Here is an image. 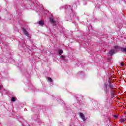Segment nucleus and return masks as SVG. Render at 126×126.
<instances>
[{
	"label": "nucleus",
	"instance_id": "obj_1",
	"mask_svg": "<svg viewBox=\"0 0 126 126\" xmlns=\"http://www.w3.org/2000/svg\"><path fill=\"white\" fill-rule=\"evenodd\" d=\"M80 116L83 121H86V119H85V116H84L83 113H80Z\"/></svg>",
	"mask_w": 126,
	"mask_h": 126
},
{
	"label": "nucleus",
	"instance_id": "obj_2",
	"mask_svg": "<svg viewBox=\"0 0 126 126\" xmlns=\"http://www.w3.org/2000/svg\"><path fill=\"white\" fill-rule=\"evenodd\" d=\"M114 54H115V51L114 50V49H111L109 52V55L113 56Z\"/></svg>",
	"mask_w": 126,
	"mask_h": 126
},
{
	"label": "nucleus",
	"instance_id": "obj_3",
	"mask_svg": "<svg viewBox=\"0 0 126 126\" xmlns=\"http://www.w3.org/2000/svg\"><path fill=\"white\" fill-rule=\"evenodd\" d=\"M37 23L39 24V25H41V26H43V25H44V21H39V22H37Z\"/></svg>",
	"mask_w": 126,
	"mask_h": 126
},
{
	"label": "nucleus",
	"instance_id": "obj_4",
	"mask_svg": "<svg viewBox=\"0 0 126 126\" xmlns=\"http://www.w3.org/2000/svg\"><path fill=\"white\" fill-rule=\"evenodd\" d=\"M23 31L26 36H28V32H27V31H26V30L25 29H23Z\"/></svg>",
	"mask_w": 126,
	"mask_h": 126
},
{
	"label": "nucleus",
	"instance_id": "obj_5",
	"mask_svg": "<svg viewBox=\"0 0 126 126\" xmlns=\"http://www.w3.org/2000/svg\"><path fill=\"white\" fill-rule=\"evenodd\" d=\"M50 21L51 22V23H55V22H56V21H55V20H54V19L50 18Z\"/></svg>",
	"mask_w": 126,
	"mask_h": 126
},
{
	"label": "nucleus",
	"instance_id": "obj_6",
	"mask_svg": "<svg viewBox=\"0 0 126 126\" xmlns=\"http://www.w3.org/2000/svg\"><path fill=\"white\" fill-rule=\"evenodd\" d=\"M121 51L122 52H123L124 53H126V48H122L121 49Z\"/></svg>",
	"mask_w": 126,
	"mask_h": 126
},
{
	"label": "nucleus",
	"instance_id": "obj_7",
	"mask_svg": "<svg viewBox=\"0 0 126 126\" xmlns=\"http://www.w3.org/2000/svg\"><path fill=\"white\" fill-rule=\"evenodd\" d=\"M120 63L121 66H124V65H125V63L124 62H120Z\"/></svg>",
	"mask_w": 126,
	"mask_h": 126
},
{
	"label": "nucleus",
	"instance_id": "obj_8",
	"mask_svg": "<svg viewBox=\"0 0 126 126\" xmlns=\"http://www.w3.org/2000/svg\"><path fill=\"white\" fill-rule=\"evenodd\" d=\"M48 79L49 81H50V82H53V80L52 79V78H51V77H48Z\"/></svg>",
	"mask_w": 126,
	"mask_h": 126
},
{
	"label": "nucleus",
	"instance_id": "obj_9",
	"mask_svg": "<svg viewBox=\"0 0 126 126\" xmlns=\"http://www.w3.org/2000/svg\"><path fill=\"white\" fill-rule=\"evenodd\" d=\"M125 120H126V119H125V118H121L120 119V122H121V123H123V122H125Z\"/></svg>",
	"mask_w": 126,
	"mask_h": 126
},
{
	"label": "nucleus",
	"instance_id": "obj_10",
	"mask_svg": "<svg viewBox=\"0 0 126 126\" xmlns=\"http://www.w3.org/2000/svg\"><path fill=\"white\" fill-rule=\"evenodd\" d=\"M16 99H15V97H12L11 99V101L12 102H15Z\"/></svg>",
	"mask_w": 126,
	"mask_h": 126
},
{
	"label": "nucleus",
	"instance_id": "obj_11",
	"mask_svg": "<svg viewBox=\"0 0 126 126\" xmlns=\"http://www.w3.org/2000/svg\"><path fill=\"white\" fill-rule=\"evenodd\" d=\"M61 59H65V56H64L63 55H61Z\"/></svg>",
	"mask_w": 126,
	"mask_h": 126
},
{
	"label": "nucleus",
	"instance_id": "obj_12",
	"mask_svg": "<svg viewBox=\"0 0 126 126\" xmlns=\"http://www.w3.org/2000/svg\"><path fill=\"white\" fill-rule=\"evenodd\" d=\"M59 55H62L63 54V50H60L59 52Z\"/></svg>",
	"mask_w": 126,
	"mask_h": 126
},
{
	"label": "nucleus",
	"instance_id": "obj_13",
	"mask_svg": "<svg viewBox=\"0 0 126 126\" xmlns=\"http://www.w3.org/2000/svg\"><path fill=\"white\" fill-rule=\"evenodd\" d=\"M109 86V88H114V86L112 85H110Z\"/></svg>",
	"mask_w": 126,
	"mask_h": 126
},
{
	"label": "nucleus",
	"instance_id": "obj_14",
	"mask_svg": "<svg viewBox=\"0 0 126 126\" xmlns=\"http://www.w3.org/2000/svg\"><path fill=\"white\" fill-rule=\"evenodd\" d=\"M114 48L115 50H118V49H119V46H115Z\"/></svg>",
	"mask_w": 126,
	"mask_h": 126
},
{
	"label": "nucleus",
	"instance_id": "obj_15",
	"mask_svg": "<svg viewBox=\"0 0 126 126\" xmlns=\"http://www.w3.org/2000/svg\"><path fill=\"white\" fill-rule=\"evenodd\" d=\"M114 117H115V118H117V117L116 115H115Z\"/></svg>",
	"mask_w": 126,
	"mask_h": 126
}]
</instances>
